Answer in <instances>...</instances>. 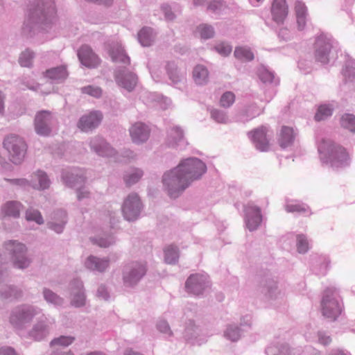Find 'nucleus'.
I'll use <instances>...</instances> for the list:
<instances>
[{
    "instance_id": "1",
    "label": "nucleus",
    "mask_w": 355,
    "mask_h": 355,
    "mask_svg": "<svg viewBox=\"0 0 355 355\" xmlns=\"http://www.w3.org/2000/svg\"><path fill=\"white\" fill-rule=\"evenodd\" d=\"M55 15L53 0H42L30 9L28 18L22 28L23 33L32 37L42 31H46Z\"/></svg>"
},
{
    "instance_id": "2",
    "label": "nucleus",
    "mask_w": 355,
    "mask_h": 355,
    "mask_svg": "<svg viewBox=\"0 0 355 355\" xmlns=\"http://www.w3.org/2000/svg\"><path fill=\"white\" fill-rule=\"evenodd\" d=\"M318 152L321 162L334 170L349 166L350 157L347 150L331 140H322L318 146Z\"/></svg>"
},
{
    "instance_id": "3",
    "label": "nucleus",
    "mask_w": 355,
    "mask_h": 355,
    "mask_svg": "<svg viewBox=\"0 0 355 355\" xmlns=\"http://www.w3.org/2000/svg\"><path fill=\"white\" fill-rule=\"evenodd\" d=\"M42 313V309L37 306L22 304L11 310L9 322L15 329L23 330L31 324L35 317Z\"/></svg>"
},
{
    "instance_id": "4",
    "label": "nucleus",
    "mask_w": 355,
    "mask_h": 355,
    "mask_svg": "<svg viewBox=\"0 0 355 355\" xmlns=\"http://www.w3.org/2000/svg\"><path fill=\"white\" fill-rule=\"evenodd\" d=\"M320 307L322 315L331 321L340 315L343 303L338 291L334 287L327 288L322 295Z\"/></svg>"
},
{
    "instance_id": "5",
    "label": "nucleus",
    "mask_w": 355,
    "mask_h": 355,
    "mask_svg": "<svg viewBox=\"0 0 355 355\" xmlns=\"http://www.w3.org/2000/svg\"><path fill=\"white\" fill-rule=\"evenodd\" d=\"M162 184L168 196L174 199L178 198L190 185L178 166L164 173Z\"/></svg>"
},
{
    "instance_id": "6",
    "label": "nucleus",
    "mask_w": 355,
    "mask_h": 355,
    "mask_svg": "<svg viewBox=\"0 0 355 355\" xmlns=\"http://www.w3.org/2000/svg\"><path fill=\"white\" fill-rule=\"evenodd\" d=\"M3 246L6 252L10 256L15 268L23 270L31 265L32 259L28 257V249L24 243L9 240L5 241Z\"/></svg>"
},
{
    "instance_id": "7",
    "label": "nucleus",
    "mask_w": 355,
    "mask_h": 355,
    "mask_svg": "<svg viewBox=\"0 0 355 355\" xmlns=\"http://www.w3.org/2000/svg\"><path fill=\"white\" fill-rule=\"evenodd\" d=\"M3 146L13 164H20L24 161L27 145L22 137L14 134L9 135L3 139Z\"/></svg>"
},
{
    "instance_id": "8",
    "label": "nucleus",
    "mask_w": 355,
    "mask_h": 355,
    "mask_svg": "<svg viewBox=\"0 0 355 355\" xmlns=\"http://www.w3.org/2000/svg\"><path fill=\"white\" fill-rule=\"evenodd\" d=\"M189 182V184L194 180H199L207 172L206 164L196 157H189L182 160L177 166Z\"/></svg>"
},
{
    "instance_id": "9",
    "label": "nucleus",
    "mask_w": 355,
    "mask_h": 355,
    "mask_svg": "<svg viewBox=\"0 0 355 355\" xmlns=\"http://www.w3.org/2000/svg\"><path fill=\"white\" fill-rule=\"evenodd\" d=\"M147 270V265L145 262L135 261L125 266L122 272L124 286L135 287L146 275Z\"/></svg>"
},
{
    "instance_id": "10",
    "label": "nucleus",
    "mask_w": 355,
    "mask_h": 355,
    "mask_svg": "<svg viewBox=\"0 0 355 355\" xmlns=\"http://www.w3.org/2000/svg\"><path fill=\"white\" fill-rule=\"evenodd\" d=\"M257 289L268 300H276L284 295L278 280L271 275H265L261 277Z\"/></svg>"
},
{
    "instance_id": "11",
    "label": "nucleus",
    "mask_w": 355,
    "mask_h": 355,
    "mask_svg": "<svg viewBox=\"0 0 355 355\" xmlns=\"http://www.w3.org/2000/svg\"><path fill=\"white\" fill-rule=\"evenodd\" d=\"M332 47L333 39L330 35L322 33L318 36L314 44L315 61L322 64H328L329 53Z\"/></svg>"
},
{
    "instance_id": "12",
    "label": "nucleus",
    "mask_w": 355,
    "mask_h": 355,
    "mask_svg": "<svg viewBox=\"0 0 355 355\" xmlns=\"http://www.w3.org/2000/svg\"><path fill=\"white\" fill-rule=\"evenodd\" d=\"M142 203L139 196L135 193L129 194L121 206L122 214L125 220L135 221L140 216Z\"/></svg>"
},
{
    "instance_id": "13",
    "label": "nucleus",
    "mask_w": 355,
    "mask_h": 355,
    "mask_svg": "<svg viewBox=\"0 0 355 355\" xmlns=\"http://www.w3.org/2000/svg\"><path fill=\"white\" fill-rule=\"evenodd\" d=\"M209 286V278L206 274H191L185 282L186 291L196 296L202 295Z\"/></svg>"
},
{
    "instance_id": "14",
    "label": "nucleus",
    "mask_w": 355,
    "mask_h": 355,
    "mask_svg": "<svg viewBox=\"0 0 355 355\" xmlns=\"http://www.w3.org/2000/svg\"><path fill=\"white\" fill-rule=\"evenodd\" d=\"M116 84L129 92H132L138 83V76L125 67H118L114 72Z\"/></svg>"
},
{
    "instance_id": "15",
    "label": "nucleus",
    "mask_w": 355,
    "mask_h": 355,
    "mask_svg": "<svg viewBox=\"0 0 355 355\" xmlns=\"http://www.w3.org/2000/svg\"><path fill=\"white\" fill-rule=\"evenodd\" d=\"M40 315L41 316L37 320V322L33 324L28 332L29 336L37 341L43 340L49 334L51 325L55 322L53 319L51 321V320L42 313Z\"/></svg>"
},
{
    "instance_id": "16",
    "label": "nucleus",
    "mask_w": 355,
    "mask_h": 355,
    "mask_svg": "<svg viewBox=\"0 0 355 355\" xmlns=\"http://www.w3.org/2000/svg\"><path fill=\"white\" fill-rule=\"evenodd\" d=\"M70 304L75 308H81L86 304V294L83 282L78 278L69 283Z\"/></svg>"
},
{
    "instance_id": "17",
    "label": "nucleus",
    "mask_w": 355,
    "mask_h": 355,
    "mask_svg": "<svg viewBox=\"0 0 355 355\" xmlns=\"http://www.w3.org/2000/svg\"><path fill=\"white\" fill-rule=\"evenodd\" d=\"M103 119L100 111H92L83 115L77 123V127L84 132H89L98 127Z\"/></svg>"
},
{
    "instance_id": "18",
    "label": "nucleus",
    "mask_w": 355,
    "mask_h": 355,
    "mask_svg": "<svg viewBox=\"0 0 355 355\" xmlns=\"http://www.w3.org/2000/svg\"><path fill=\"white\" fill-rule=\"evenodd\" d=\"M244 212L246 227L250 232L256 230L261 225L263 218L260 207L248 203L244 207Z\"/></svg>"
},
{
    "instance_id": "19",
    "label": "nucleus",
    "mask_w": 355,
    "mask_h": 355,
    "mask_svg": "<svg viewBox=\"0 0 355 355\" xmlns=\"http://www.w3.org/2000/svg\"><path fill=\"white\" fill-rule=\"evenodd\" d=\"M53 116L51 112L43 110L38 112L34 121L36 132L42 136H47L51 132Z\"/></svg>"
},
{
    "instance_id": "20",
    "label": "nucleus",
    "mask_w": 355,
    "mask_h": 355,
    "mask_svg": "<svg viewBox=\"0 0 355 355\" xmlns=\"http://www.w3.org/2000/svg\"><path fill=\"white\" fill-rule=\"evenodd\" d=\"M248 136L252 140L256 149L265 152L269 149V140L267 137V128L261 126L248 132Z\"/></svg>"
},
{
    "instance_id": "21",
    "label": "nucleus",
    "mask_w": 355,
    "mask_h": 355,
    "mask_svg": "<svg viewBox=\"0 0 355 355\" xmlns=\"http://www.w3.org/2000/svg\"><path fill=\"white\" fill-rule=\"evenodd\" d=\"M166 145L170 148L183 149L187 145L184 132L179 126H173L167 130Z\"/></svg>"
},
{
    "instance_id": "22",
    "label": "nucleus",
    "mask_w": 355,
    "mask_h": 355,
    "mask_svg": "<svg viewBox=\"0 0 355 355\" xmlns=\"http://www.w3.org/2000/svg\"><path fill=\"white\" fill-rule=\"evenodd\" d=\"M61 178L68 187L78 189L83 185L85 177L76 169H64L62 171Z\"/></svg>"
},
{
    "instance_id": "23",
    "label": "nucleus",
    "mask_w": 355,
    "mask_h": 355,
    "mask_svg": "<svg viewBox=\"0 0 355 355\" xmlns=\"http://www.w3.org/2000/svg\"><path fill=\"white\" fill-rule=\"evenodd\" d=\"M91 149L102 157H113L116 152L103 137L96 136L90 141Z\"/></svg>"
},
{
    "instance_id": "24",
    "label": "nucleus",
    "mask_w": 355,
    "mask_h": 355,
    "mask_svg": "<svg viewBox=\"0 0 355 355\" xmlns=\"http://www.w3.org/2000/svg\"><path fill=\"white\" fill-rule=\"evenodd\" d=\"M129 131L132 141L137 144L145 143L150 133L149 127L142 122L133 124Z\"/></svg>"
},
{
    "instance_id": "25",
    "label": "nucleus",
    "mask_w": 355,
    "mask_h": 355,
    "mask_svg": "<svg viewBox=\"0 0 355 355\" xmlns=\"http://www.w3.org/2000/svg\"><path fill=\"white\" fill-rule=\"evenodd\" d=\"M78 57L81 64L88 68H95L99 64L98 55L87 45H83L78 51Z\"/></svg>"
},
{
    "instance_id": "26",
    "label": "nucleus",
    "mask_w": 355,
    "mask_h": 355,
    "mask_svg": "<svg viewBox=\"0 0 355 355\" xmlns=\"http://www.w3.org/2000/svg\"><path fill=\"white\" fill-rule=\"evenodd\" d=\"M165 69L173 85L178 89H182L185 85L186 78L184 73L180 72L176 64L174 62H167Z\"/></svg>"
},
{
    "instance_id": "27",
    "label": "nucleus",
    "mask_w": 355,
    "mask_h": 355,
    "mask_svg": "<svg viewBox=\"0 0 355 355\" xmlns=\"http://www.w3.org/2000/svg\"><path fill=\"white\" fill-rule=\"evenodd\" d=\"M288 12V7L286 0H273L271 6L272 19L277 24L284 23Z\"/></svg>"
},
{
    "instance_id": "28",
    "label": "nucleus",
    "mask_w": 355,
    "mask_h": 355,
    "mask_svg": "<svg viewBox=\"0 0 355 355\" xmlns=\"http://www.w3.org/2000/svg\"><path fill=\"white\" fill-rule=\"evenodd\" d=\"M109 266L110 259L108 257L99 258L94 255H90L85 261V266L87 269L101 273L104 272Z\"/></svg>"
},
{
    "instance_id": "29",
    "label": "nucleus",
    "mask_w": 355,
    "mask_h": 355,
    "mask_svg": "<svg viewBox=\"0 0 355 355\" xmlns=\"http://www.w3.org/2000/svg\"><path fill=\"white\" fill-rule=\"evenodd\" d=\"M109 55L114 62L130 64V59L126 54L123 47L119 43H112L109 48Z\"/></svg>"
},
{
    "instance_id": "30",
    "label": "nucleus",
    "mask_w": 355,
    "mask_h": 355,
    "mask_svg": "<svg viewBox=\"0 0 355 355\" xmlns=\"http://www.w3.org/2000/svg\"><path fill=\"white\" fill-rule=\"evenodd\" d=\"M44 75L50 79L53 83L64 82L68 77V71L64 65L52 67L45 71Z\"/></svg>"
},
{
    "instance_id": "31",
    "label": "nucleus",
    "mask_w": 355,
    "mask_h": 355,
    "mask_svg": "<svg viewBox=\"0 0 355 355\" xmlns=\"http://www.w3.org/2000/svg\"><path fill=\"white\" fill-rule=\"evenodd\" d=\"M296 132L290 127L283 126L280 130L278 143L280 147L285 149L291 146L295 141Z\"/></svg>"
},
{
    "instance_id": "32",
    "label": "nucleus",
    "mask_w": 355,
    "mask_h": 355,
    "mask_svg": "<svg viewBox=\"0 0 355 355\" xmlns=\"http://www.w3.org/2000/svg\"><path fill=\"white\" fill-rule=\"evenodd\" d=\"M312 270L317 275L324 276L327 274L330 261L324 256H315L312 258Z\"/></svg>"
},
{
    "instance_id": "33",
    "label": "nucleus",
    "mask_w": 355,
    "mask_h": 355,
    "mask_svg": "<svg viewBox=\"0 0 355 355\" xmlns=\"http://www.w3.org/2000/svg\"><path fill=\"white\" fill-rule=\"evenodd\" d=\"M263 112V109H260L256 103H251L246 105L240 112V120L243 122H247L256 116L260 115Z\"/></svg>"
},
{
    "instance_id": "34",
    "label": "nucleus",
    "mask_w": 355,
    "mask_h": 355,
    "mask_svg": "<svg viewBox=\"0 0 355 355\" xmlns=\"http://www.w3.org/2000/svg\"><path fill=\"white\" fill-rule=\"evenodd\" d=\"M138 40L143 46H150L155 40V35L150 27H144L138 33Z\"/></svg>"
},
{
    "instance_id": "35",
    "label": "nucleus",
    "mask_w": 355,
    "mask_h": 355,
    "mask_svg": "<svg viewBox=\"0 0 355 355\" xmlns=\"http://www.w3.org/2000/svg\"><path fill=\"white\" fill-rule=\"evenodd\" d=\"M193 78L197 85H205L209 80V71L202 64L196 65L193 70Z\"/></svg>"
},
{
    "instance_id": "36",
    "label": "nucleus",
    "mask_w": 355,
    "mask_h": 355,
    "mask_svg": "<svg viewBox=\"0 0 355 355\" xmlns=\"http://www.w3.org/2000/svg\"><path fill=\"white\" fill-rule=\"evenodd\" d=\"M42 295L44 300L55 307H61L64 303V300L57 293H54L49 288H44Z\"/></svg>"
},
{
    "instance_id": "37",
    "label": "nucleus",
    "mask_w": 355,
    "mask_h": 355,
    "mask_svg": "<svg viewBox=\"0 0 355 355\" xmlns=\"http://www.w3.org/2000/svg\"><path fill=\"white\" fill-rule=\"evenodd\" d=\"M23 205L18 201H8L2 207V211L5 215L18 218Z\"/></svg>"
},
{
    "instance_id": "38",
    "label": "nucleus",
    "mask_w": 355,
    "mask_h": 355,
    "mask_svg": "<svg viewBox=\"0 0 355 355\" xmlns=\"http://www.w3.org/2000/svg\"><path fill=\"white\" fill-rule=\"evenodd\" d=\"M143 171L139 168H132L125 172L123 175V180L125 184L130 187L136 184L143 176Z\"/></svg>"
},
{
    "instance_id": "39",
    "label": "nucleus",
    "mask_w": 355,
    "mask_h": 355,
    "mask_svg": "<svg viewBox=\"0 0 355 355\" xmlns=\"http://www.w3.org/2000/svg\"><path fill=\"white\" fill-rule=\"evenodd\" d=\"M234 57L244 62H250L254 60V53L248 46H236L234 51Z\"/></svg>"
},
{
    "instance_id": "40",
    "label": "nucleus",
    "mask_w": 355,
    "mask_h": 355,
    "mask_svg": "<svg viewBox=\"0 0 355 355\" xmlns=\"http://www.w3.org/2000/svg\"><path fill=\"white\" fill-rule=\"evenodd\" d=\"M267 355H290L291 349L286 343L272 345L266 349Z\"/></svg>"
},
{
    "instance_id": "41",
    "label": "nucleus",
    "mask_w": 355,
    "mask_h": 355,
    "mask_svg": "<svg viewBox=\"0 0 355 355\" xmlns=\"http://www.w3.org/2000/svg\"><path fill=\"white\" fill-rule=\"evenodd\" d=\"M241 333L242 330L239 326L229 324L224 331V337L232 342H236L241 338Z\"/></svg>"
},
{
    "instance_id": "42",
    "label": "nucleus",
    "mask_w": 355,
    "mask_h": 355,
    "mask_svg": "<svg viewBox=\"0 0 355 355\" xmlns=\"http://www.w3.org/2000/svg\"><path fill=\"white\" fill-rule=\"evenodd\" d=\"M22 295V291L14 286H6L0 291V295L3 299H18Z\"/></svg>"
},
{
    "instance_id": "43",
    "label": "nucleus",
    "mask_w": 355,
    "mask_h": 355,
    "mask_svg": "<svg viewBox=\"0 0 355 355\" xmlns=\"http://www.w3.org/2000/svg\"><path fill=\"white\" fill-rule=\"evenodd\" d=\"M209 114L211 119L217 123L227 124L230 121L227 112L224 110L211 108L209 110Z\"/></svg>"
},
{
    "instance_id": "44",
    "label": "nucleus",
    "mask_w": 355,
    "mask_h": 355,
    "mask_svg": "<svg viewBox=\"0 0 355 355\" xmlns=\"http://www.w3.org/2000/svg\"><path fill=\"white\" fill-rule=\"evenodd\" d=\"M179 259V249L177 246L171 245L164 250V260L168 264H175Z\"/></svg>"
},
{
    "instance_id": "45",
    "label": "nucleus",
    "mask_w": 355,
    "mask_h": 355,
    "mask_svg": "<svg viewBox=\"0 0 355 355\" xmlns=\"http://www.w3.org/2000/svg\"><path fill=\"white\" fill-rule=\"evenodd\" d=\"M35 176L38 180V184L33 186L35 189L38 190H45L49 188L51 180L46 172L42 170H37L35 173Z\"/></svg>"
},
{
    "instance_id": "46",
    "label": "nucleus",
    "mask_w": 355,
    "mask_h": 355,
    "mask_svg": "<svg viewBox=\"0 0 355 355\" xmlns=\"http://www.w3.org/2000/svg\"><path fill=\"white\" fill-rule=\"evenodd\" d=\"M285 209L287 212L299 214L307 213L309 209L308 205L304 203L297 202L295 201H287L285 205Z\"/></svg>"
},
{
    "instance_id": "47",
    "label": "nucleus",
    "mask_w": 355,
    "mask_h": 355,
    "mask_svg": "<svg viewBox=\"0 0 355 355\" xmlns=\"http://www.w3.org/2000/svg\"><path fill=\"white\" fill-rule=\"evenodd\" d=\"M333 110L334 109L330 105H321L318 107L314 118L317 121L325 120L332 115Z\"/></svg>"
},
{
    "instance_id": "48",
    "label": "nucleus",
    "mask_w": 355,
    "mask_h": 355,
    "mask_svg": "<svg viewBox=\"0 0 355 355\" xmlns=\"http://www.w3.org/2000/svg\"><path fill=\"white\" fill-rule=\"evenodd\" d=\"M341 126L349 132H355V116L352 114H344L340 120Z\"/></svg>"
},
{
    "instance_id": "49",
    "label": "nucleus",
    "mask_w": 355,
    "mask_h": 355,
    "mask_svg": "<svg viewBox=\"0 0 355 355\" xmlns=\"http://www.w3.org/2000/svg\"><path fill=\"white\" fill-rule=\"evenodd\" d=\"M342 73L345 77V83L347 79L352 80L355 78V61L353 59H348L342 70Z\"/></svg>"
},
{
    "instance_id": "50",
    "label": "nucleus",
    "mask_w": 355,
    "mask_h": 355,
    "mask_svg": "<svg viewBox=\"0 0 355 355\" xmlns=\"http://www.w3.org/2000/svg\"><path fill=\"white\" fill-rule=\"evenodd\" d=\"M91 241L101 248H107L115 243L114 237L110 234L103 236H96L90 238Z\"/></svg>"
},
{
    "instance_id": "51",
    "label": "nucleus",
    "mask_w": 355,
    "mask_h": 355,
    "mask_svg": "<svg viewBox=\"0 0 355 355\" xmlns=\"http://www.w3.org/2000/svg\"><path fill=\"white\" fill-rule=\"evenodd\" d=\"M258 76L259 79L263 83H276L275 80V76L272 71H270L264 66L259 67L257 71Z\"/></svg>"
},
{
    "instance_id": "52",
    "label": "nucleus",
    "mask_w": 355,
    "mask_h": 355,
    "mask_svg": "<svg viewBox=\"0 0 355 355\" xmlns=\"http://www.w3.org/2000/svg\"><path fill=\"white\" fill-rule=\"evenodd\" d=\"M197 30L200 33V37L203 40H209L214 37L215 31L211 25L207 24H200L197 27Z\"/></svg>"
},
{
    "instance_id": "53",
    "label": "nucleus",
    "mask_w": 355,
    "mask_h": 355,
    "mask_svg": "<svg viewBox=\"0 0 355 355\" xmlns=\"http://www.w3.org/2000/svg\"><path fill=\"white\" fill-rule=\"evenodd\" d=\"M235 100V94L232 92L227 91L221 95L219 104L223 108H229L234 104Z\"/></svg>"
},
{
    "instance_id": "54",
    "label": "nucleus",
    "mask_w": 355,
    "mask_h": 355,
    "mask_svg": "<svg viewBox=\"0 0 355 355\" xmlns=\"http://www.w3.org/2000/svg\"><path fill=\"white\" fill-rule=\"evenodd\" d=\"M296 246L297 252L304 254L309 249V243L306 236L304 234H297L296 236Z\"/></svg>"
},
{
    "instance_id": "55",
    "label": "nucleus",
    "mask_w": 355,
    "mask_h": 355,
    "mask_svg": "<svg viewBox=\"0 0 355 355\" xmlns=\"http://www.w3.org/2000/svg\"><path fill=\"white\" fill-rule=\"evenodd\" d=\"M34 52L30 49L23 51L19 58V62L21 67H30L32 65Z\"/></svg>"
},
{
    "instance_id": "56",
    "label": "nucleus",
    "mask_w": 355,
    "mask_h": 355,
    "mask_svg": "<svg viewBox=\"0 0 355 355\" xmlns=\"http://www.w3.org/2000/svg\"><path fill=\"white\" fill-rule=\"evenodd\" d=\"M75 340V337L71 336H61L58 338H55L53 339L50 345L51 347H54L56 345L62 346V347H67L72 344Z\"/></svg>"
},
{
    "instance_id": "57",
    "label": "nucleus",
    "mask_w": 355,
    "mask_h": 355,
    "mask_svg": "<svg viewBox=\"0 0 355 355\" xmlns=\"http://www.w3.org/2000/svg\"><path fill=\"white\" fill-rule=\"evenodd\" d=\"M26 218L28 221H35L38 225H42L44 222L41 213L38 210L32 208L26 210Z\"/></svg>"
},
{
    "instance_id": "58",
    "label": "nucleus",
    "mask_w": 355,
    "mask_h": 355,
    "mask_svg": "<svg viewBox=\"0 0 355 355\" xmlns=\"http://www.w3.org/2000/svg\"><path fill=\"white\" fill-rule=\"evenodd\" d=\"M225 6L223 0H211L208 2L207 10L215 14H219Z\"/></svg>"
},
{
    "instance_id": "59",
    "label": "nucleus",
    "mask_w": 355,
    "mask_h": 355,
    "mask_svg": "<svg viewBox=\"0 0 355 355\" xmlns=\"http://www.w3.org/2000/svg\"><path fill=\"white\" fill-rule=\"evenodd\" d=\"M214 49L223 56H228L232 51V46L227 42H220L215 45Z\"/></svg>"
},
{
    "instance_id": "60",
    "label": "nucleus",
    "mask_w": 355,
    "mask_h": 355,
    "mask_svg": "<svg viewBox=\"0 0 355 355\" xmlns=\"http://www.w3.org/2000/svg\"><path fill=\"white\" fill-rule=\"evenodd\" d=\"M67 223V220H64L62 223H60L51 220L47 222L46 225L49 229L54 231L57 234H61L64 231Z\"/></svg>"
},
{
    "instance_id": "61",
    "label": "nucleus",
    "mask_w": 355,
    "mask_h": 355,
    "mask_svg": "<svg viewBox=\"0 0 355 355\" xmlns=\"http://www.w3.org/2000/svg\"><path fill=\"white\" fill-rule=\"evenodd\" d=\"M157 329L160 333L164 334L166 337H171L173 335L168 323L164 320H160L157 322Z\"/></svg>"
},
{
    "instance_id": "62",
    "label": "nucleus",
    "mask_w": 355,
    "mask_h": 355,
    "mask_svg": "<svg viewBox=\"0 0 355 355\" xmlns=\"http://www.w3.org/2000/svg\"><path fill=\"white\" fill-rule=\"evenodd\" d=\"M82 92L87 94L95 98L101 97L102 94V89L98 87H94L92 85H88L81 88Z\"/></svg>"
},
{
    "instance_id": "63",
    "label": "nucleus",
    "mask_w": 355,
    "mask_h": 355,
    "mask_svg": "<svg viewBox=\"0 0 355 355\" xmlns=\"http://www.w3.org/2000/svg\"><path fill=\"white\" fill-rule=\"evenodd\" d=\"M51 220L62 223L67 220V213L62 209H56L51 214Z\"/></svg>"
},
{
    "instance_id": "64",
    "label": "nucleus",
    "mask_w": 355,
    "mask_h": 355,
    "mask_svg": "<svg viewBox=\"0 0 355 355\" xmlns=\"http://www.w3.org/2000/svg\"><path fill=\"white\" fill-rule=\"evenodd\" d=\"M313 63L311 60L301 59L298 62V68L302 73L307 74L312 71Z\"/></svg>"
}]
</instances>
